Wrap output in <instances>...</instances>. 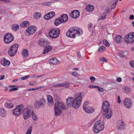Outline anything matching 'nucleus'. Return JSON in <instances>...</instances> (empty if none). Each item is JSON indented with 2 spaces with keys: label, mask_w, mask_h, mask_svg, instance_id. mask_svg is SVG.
I'll return each instance as SVG.
<instances>
[{
  "label": "nucleus",
  "mask_w": 134,
  "mask_h": 134,
  "mask_svg": "<svg viewBox=\"0 0 134 134\" xmlns=\"http://www.w3.org/2000/svg\"><path fill=\"white\" fill-rule=\"evenodd\" d=\"M118 0H112L110 1L111 8L113 9L115 7Z\"/></svg>",
  "instance_id": "26"
},
{
  "label": "nucleus",
  "mask_w": 134,
  "mask_h": 134,
  "mask_svg": "<svg viewBox=\"0 0 134 134\" xmlns=\"http://www.w3.org/2000/svg\"><path fill=\"white\" fill-rule=\"evenodd\" d=\"M49 62L53 64L56 65L59 64L60 61L58 60L56 58H54L49 60Z\"/></svg>",
  "instance_id": "18"
},
{
  "label": "nucleus",
  "mask_w": 134,
  "mask_h": 134,
  "mask_svg": "<svg viewBox=\"0 0 134 134\" xmlns=\"http://www.w3.org/2000/svg\"><path fill=\"white\" fill-rule=\"evenodd\" d=\"M122 39L121 36L117 35L116 36L115 40L117 43H119L120 42Z\"/></svg>",
  "instance_id": "31"
},
{
  "label": "nucleus",
  "mask_w": 134,
  "mask_h": 134,
  "mask_svg": "<svg viewBox=\"0 0 134 134\" xmlns=\"http://www.w3.org/2000/svg\"><path fill=\"white\" fill-rule=\"evenodd\" d=\"M1 64L3 66L7 67L10 64V62L9 61L7 60L5 58H3L1 61Z\"/></svg>",
  "instance_id": "15"
},
{
  "label": "nucleus",
  "mask_w": 134,
  "mask_h": 134,
  "mask_svg": "<svg viewBox=\"0 0 134 134\" xmlns=\"http://www.w3.org/2000/svg\"><path fill=\"white\" fill-rule=\"evenodd\" d=\"M80 15V12L77 10H75L72 11L70 14V16L72 18L76 19L78 18Z\"/></svg>",
  "instance_id": "12"
},
{
  "label": "nucleus",
  "mask_w": 134,
  "mask_h": 134,
  "mask_svg": "<svg viewBox=\"0 0 134 134\" xmlns=\"http://www.w3.org/2000/svg\"><path fill=\"white\" fill-rule=\"evenodd\" d=\"M0 1H1L5 3H8L10 2V0H0Z\"/></svg>",
  "instance_id": "60"
},
{
  "label": "nucleus",
  "mask_w": 134,
  "mask_h": 134,
  "mask_svg": "<svg viewBox=\"0 0 134 134\" xmlns=\"http://www.w3.org/2000/svg\"><path fill=\"white\" fill-rule=\"evenodd\" d=\"M37 83V82H30L29 84L30 85L33 86L35 85V84Z\"/></svg>",
  "instance_id": "57"
},
{
  "label": "nucleus",
  "mask_w": 134,
  "mask_h": 134,
  "mask_svg": "<svg viewBox=\"0 0 134 134\" xmlns=\"http://www.w3.org/2000/svg\"><path fill=\"white\" fill-rule=\"evenodd\" d=\"M70 85L68 83H61V87H69Z\"/></svg>",
  "instance_id": "36"
},
{
  "label": "nucleus",
  "mask_w": 134,
  "mask_h": 134,
  "mask_svg": "<svg viewBox=\"0 0 134 134\" xmlns=\"http://www.w3.org/2000/svg\"><path fill=\"white\" fill-rule=\"evenodd\" d=\"M119 56H120V57H124L123 55L121 53H120L119 54Z\"/></svg>",
  "instance_id": "64"
},
{
  "label": "nucleus",
  "mask_w": 134,
  "mask_h": 134,
  "mask_svg": "<svg viewBox=\"0 0 134 134\" xmlns=\"http://www.w3.org/2000/svg\"><path fill=\"white\" fill-rule=\"evenodd\" d=\"M32 127L30 126L27 130L26 134H31V133Z\"/></svg>",
  "instance_id": "42"
},
{
  "label": "nucleus",
  "mask_w": 134,
  "mask_h": 134,
  "mask_svg": "<svg viewBox=\"0 0 134 134\" xmlns=\"http://www.w3.org/2000/svg\"><path fill=\"white\" fill-rule=\"evenodd\" d=\"M61 20L62 22L65 23L66 21L68 19V17L67 15L66 14H63L60 16Z\"/></svg>",
  "instance_id": "20"
},
{
  "label": "nucleus",
  "mask_w": 134,
  "mask_h": 134,
  "mask_svg": "<svg viewBox=\"0 0 134 134\" xmlns=\"http://www.w3.org/2000/svg\"><path fill=\"white\" fill-rule=\"evenodd\" d=\"M5 104V105H6L9 108H12L13 105V104L12 103H8L6 102Z\"/></svg>",
  "instance_id": "41"
},
{
  "label": "nucleus",
  "mask_w": 134,
  "mask_h": 134,
  "mask_svg": "<svg viewBox=\"0 0 134 134\" xmlns=\"http://www.w3.org/2000/svg\"><path fill=\"white\" fill-rule=\"evenodd\" d=\"M105 47L104 46L100 47L98 50L100 52H103L105 49Z\"/></svg>",
  "instance_id": "43"
},
{
  "label": "nucleus",
  "mask_w": 134,
  "mask_h": 134,
  "mask_svg": "<svg viewBox=\"0 0 134 134\" xmlns=\"http://www.w3.org/2000/svg\"><path fill=\"white\" fill-rule=\"evenodd\" d=\"M103 43L106 46L109 47L110 46L109 43L105 39L103 40Z\"/></svg>",
  "instance_id": "39"
},
{
  "label": "nucleus",
  "mask_w": 134,
  "mask_h": 134,
  "mask_svg": "<svg viewBox=\"0 0 134 134\" xmlns=\"http://www.w3.org/2000/svg\"><path fill=\"white\" fill-rule=\"evenodd\" d=\"M46 103L45 99L42 98L39 101L35 102L34 105L35 108L38 109L40 106H44Z\"/></svg>",
  "instance_id": "9"
},
{
  "label": "nucleus",
  "mask_w": 134,
  "mask_h": 134,
  "mask_svg": "<svg viewBox=\"0 0 134 134\" xmlns=\"http://www.w3.org/2000/svg\"><path fill=\"white\" fill-rule=\"evenodd\" d=\"M89 87L90 88H98V87H99V86L90 85L89 86Z\"/></svg>",
  "instance_id": "53"
},
{
  "label": "nucleus",
  "mask_w": 134,
  "mask_h": 134,
  "mask_svg": "<svg viewBox=\"0 0 134 134\" xmlns=\"http://www.w3.org/2000/svg\"><path fill=\"white\" fill-rule=\"evenodd\" d=\"M66 35L68 37L71 38H75V35H79L80 32L77 29H74L73 27H70L66 32Z\"/></svg>",
  "instance_id": "3"
},
{
  "label": "nucleus",
  "mask_w": 134,
  "mask_h": 134,
  "mask_svg": "<svg viewBox=\"0 0 134 134\" xmlns=\"http://www.w3.org/2000/svg\"><path fill=\"white\" fill-rule=\"evenodd\" d=\"M124 122L121 120L117 122V127L118 129L120 130L124 129Z\"/></svg>",
  "instance_id": "16"
},
{
  "label": "nucleus",
  "mask_w": 134,
  "mask_h": 134,
  "mask_svg": "<svg viewBox=\"0 0 134 134\" xmlns=\"http://www.w3.org/2000/svg\"><path fill=\"white\" fill-rule=\"evenodd\" d=\"M21 113V112L20 111H16V110H14L13 112V114L16 116H18L19 114Z\"/></svg>",
  "instance_id": "37"
},
{
  "label": "nucleus",
  "mask_w": 134,
  "mask_h": 134,
  "mask_svg": "<svg viewBox=\"0 0 134 134\" xmlns=\"http://www.w3.org/2000/svg\"><path fill=\"white\" fill-rule=\"evenodd\" d=\"M14 37L11 33H7L4 35V41L6 43L8 44L11 43L14 40Z\"/></svg>",
  "instance_id": "7"
},
{
  "label": "nucleus",
  "mask_w": 134,
  "mask_h": 134,
  "mask_svg": "<svg viewBox=\"0 0 134 134\" xmlns=\"http://www.w3.org/2000/svg\"><path fill=\"white\" fill-rule=\"evenodd\" d=\"M49 15H50V16H49V17H50V18H52L55 15V13L53 11H52V12H49Z\"/></svg>",
  "instance_id": "44"
},
{
  "label": "nucleus",
  "mask_w": 134,
  "mask_h": 134,
  "mask_svg": "<svg viewBox=\"0 0 134 134\" xmlns=\"http://www.w3.org/2000/svg\"><path fill=\"white\" fill-rule=\"evenodd\" d=\"M18 90V88H12L10 89L9 90V92H12V91H14L17 90Z\"/></svg>",
  "instance_id": "50"
},
{
  "label": "nucleus",
  "mask_w": 134,
  "mask_h": 134,
  "mask_svg": "<svg viewBox=\"0 0 134 134\" xmlns=\"http://www.w3.org/2000/svg\"><path fill=\"white\" fill-rule=\"evenodd\" d=\"M42 87H39L36 88H29L28 89V91H34L37 90H38L42 88Z\"/></svg>",
  "instance_id": "38"
},
{
  "label": "nucleus",
  "mask_w": 134,
  "mask_h": 134,
  "mask_svg": "<svg viewBox=\"0 0 134 134\" xmlns=\"http://www.w3.org/2000/svg\"><path fill=\"white\" fill-rule=\"evenodd\" d=\"M30 76L29 75L26 76L24 77H23L21 78V79L22 80H25L29 78Z\"/></svg>",
  "instance_id": "55"
},
{
  "label": "nucleus",
  "mask_w": 134,
  "mask_h": 134,
  "mask_svg": "<svg viewBox=\"0 0 134 134\" xmlns=\"http://www.w3.org/2000/svg\"><path fill=\"white\" fill-rule=\"evenodd\" d=\"M86 112L88 113H91L93 112L94 111L93 109L90 106L86 108V109L84 110Z\"/></svg>",
  "instance_id": "29"
},
{
  "label": "nucleus",
  "mask_w": 134,
  "mask_h": 134,
  "mask_svg": "<svg viewBox=\"0 0 134 134\" xmlns=\"http://www.w3.org/2000/svg\"><path fill=\"white\" fill-rule=\"evenodd\" d=\"M125 91L127 92H130L131 91V89L128 87H125Z\"/></svg>",
  "instance_id": "49"
},
{
  "label": "nucleus",
  "mask_w": 134,
  "mask_h": 134,
  "mask_svg": "<svg viewBox=\"0 0 134 134\" xmlns=\"http://www.w3.org/2000/svg\"><path fill=\"white\" fill-rule=\"evenodd\" d=\"M24 109V106L23 105V104L21 105H20L17 106L16 108L14 110L16 111H18L21 112V111H23Z\"/></svg>",
  "instance_id": "25"
},
{
  "label": "nucleus",
  "mask_w": 134,
  "mask_h": 134,
  "mask_svg": "<svg viewBox=\"0 0 134 134\" xmlns=\"http://www.w3.org/2000/svg\"><path fill=\"white\" fill-rule=\"evenodd\" d=\"M124 40L127 43H134V32L130 33L126 36L124 38Z\"/></svg>",
  "instance_id": "8"
},
{
  "label": "nucleus",
  "mask_w": 134,
  "mask_h": 134,
  "mask_svg": "<svg viewBox=\"0 0 134 134\" xmlns=\"http://www.w3.org/2000/svg\"><path fill=\"white\" fill-rule=\"evenodd\" d=\"M109 13V11L107 12H105L103 14L101 15V18L102 19H105L107 15V14Z\"/></svg>",
  "instance_id": "40"
},
{
  "label": "nucleus",
  "mask_w": 134,
  "mask_h": 134,
  "mask_svg": "<svg viewBox=\"0 0 134 134\" xmlns=\"http://www.w3.org/2000/svg\"><path fill=\"white\" fill-rule=\"evenodd\" d=\"M4 77H5V76L4 75L1 76V78L0 79V80H2L4 78Z\"/></svg>",
  "instance_id": "63"
},
{
  "label": "nucleus",
  "mask_w": 134,
  "mask_h": 134,
  "mask_svg": "<svg viewBox=\"0 0 134 134\" xmlns=\"http://www.w3.org/2000/svg\"><path fill=\"white\" fill-rule=\"evenodd\" d=\"M89 106H88V102H87L86 101L85 102L83 105V110H85Z\"/></svg>",
  "instance_id": "32"
},
{
  "label": "nucleus",
  "mask_w": 134,
  "mask_h": 134,
  "mask_svg": "<svg viewBox=\"0 0 134 134\" xmlns=\"http://www.w3.org/2000/svg\"><path fill=\"white\" fill-rule=\"evenodd\" d=\"M129 19L131 20H133L134 19V16L133 15H130Z\"/></svg>",
  "instance_id": "61"
},
{
  "label": "nucleus",
  "mask_w": 134,
  "mask_h": 134,
  "mask_svg": "<svg viewBox=\"0 0 134 134\" xmlns=\"http://www.w3.org/2000/svg\"><path fill=\"white\" fill-rule=\"evenodd\" d=\"M41 14L40 13H37L35 14L34 15V17L36 18H40L41 17Z\"/></svg>",
  "instance_id": "46"
},
{
  "label": "nucleus",
  "mask_w": 134,
  "mask_h": 134,
  "mask_svg": "<svg viewBox=\"0 0 134 134\" xmlns=\"http://www.w3.org/2000/svg\"><path fill=\"white\" fill-rule=\"evenodd\" d=\"M46 42L43 39H40L38 42V44L41 46H43V44H45Z\"/></svg>",
  "instance_id": "33"
},
{
  "label": "nucleus",
  "mask_w": 134,
  "mask_h": 134,
  "mask_svg": "<svg viewBox=\"0 0 134 134\" xmlns=\"http://www.w3.org/2000/svg\"><path fill=\"white\" fill-rule=\"evenodd\" d=\"M99 60L100 61H103V62H107V59L106 58H105L102 57L101 58H100L99 59Z\"/></svg>",
  "instance_id": "47"
},
{
  "label": "nucleus",
  "mask_w": 134,
  "mask_h": 134,
  "mask_svg": "<svg viewBox=\"0 0 134 134\" xmlns=\"http://www.w3.org/2000/svg\"><path fill=\"white\" fill-rule=\"evenodd\" d=\"M23 115L25 120H27L30 116V112L29 109H27L23 112Z\"/></svg>",
  "instance_id": "13"
},
{
  "label": "nucleus",
  "mask_w": 134,
  "mask_h": 134,
  "mask_svg": "<svg viewBox=\"0 0 134 134\" xmlns=\"http://www.w3.org/2000/svg\"><path fill=\"white\" fill-rule=\"evenodd\" d=\"M36 30V27L34 26H30V27H29L26 30V31L29 35H32L35 32Z\"/></svg>",
  "instance_id": "10"
},
{
  "label": "nucleus",
  "mask_w": 134,
  "mask_h": 134,
  "mask_svg": "<svg viewBox=\"0 0 134 134\" xmlns=\"http://www.w3.org/2000/svg\"><path fill=\"white\" fill-rule=\"evenodd\" d=\"M52 49V48L51 46H46L44 49L43 54H45L48 53L51 51Z\"/></svg>",
  "instance_id": "21"
},
{
  "label": "nucleus",
  "mask_w": 134,
  "mask_h": 134,
  "mask_svg": "<svg viewBox=\"0 0 134 134\" xmlns=\"http://www.w3.org/2000/svg\"><path fill=\"white\" fill-rule=\"evenodd\" d=\"M48 101L50 106L52 105L53 104V97L50 95H48L47 96Z\"/></svg>",
  "instance_id": "23"
},
{
  "label": "nucleus",
  "mask_w": 134,
  "mask_h": 134,
  "mask_svg": "<svg viewBox=\"0 0 134 134\" xmlns=\"http://www.w3.org/2000/svg\"><path fill=\"white\" fill-rule=\"evenodd\" d=\"M124 104L126 107L127 108H130L132 106L133 103L132 100L131 99L126 100L124 102Z\"/></svg>",
  "instance_id": "11"
},
{
  "label": "nucleus",
  "mask_w": 134,
  "mask_h": 134,
  "mask_svg": "<svg viewBox=\"0 0 134 134\" xmlns=\"http://www.w3.org/2000/svg\"><path fill=\"white\" fill-rule=\"evenodd\" d=\"M54 87H61V83L59 84H57L55 85H54L53 86Z\"/></svg>",
  "instance_id": "58"
},
{
  "label": "nucleus",
  "mask_w": 134,
  "mask_h": 134,
  "mask_svg": "<svg viewBox=\"0 0 134 134\" xmlns=\"http://www.w3.org/2000/svg\"><path fill=\"white\" fill-rule=\"evenodd\" d=\"M60 32V30L59 29H52L49 32V36L52 38H56L59 36Z\"/></svg>",
  "instance_id": "4"
},
{
  "label": "nucleus",
  "mask_w": 134,
  "mask_h": 134,
  "mask_svg": "<svg viewBox=\"0 0 134 134\" xmlns=\"http://www.w3.org/2000/svg\"><path fill=\"white\" fill-rule=\"evenodd\" d=\"M118 102V103H120L121 102L120 96H119L117 97Z\"/></svg>",
  "instance_id": "59"
},
{
  "label": "nucleus",
  "mask_w": 134,
  "mask_h": 134,
  "mask_svg": "<svg viewBox=\"0 0 134 134\" xmlns=\"http://www.w3.org/2000/svg\"><path fill=\"white\" fill-rule=\"evenodd\" d=\"M104 111L105 112L106 115L105 116V117L107 119H109L111 117L112 114L111 110L109 109V110Z\"/></svg>",
  "instance_id": "17"
},
{
  "label": "nucleus",
  "mask_w": 134,
  "mask_h": 134,
  "mask_svg": "<svg viewBox=\"0 0 134 134\" xmlns=\"http://www.w3.org/2000/svg\"><path fill=\"white\" fill-rule=\"evenodd\" d=\"M94 9V7L92 5L90 4L87 6L85 9L86 11L88 12H92L93 10Z\"/></svg>",
  "instance_id": "24"
},
{
  "label": "nucleus",
  "mask_w": 134,
  "mask_h": 134,
  "mask_svg": "<svg viewBox=\"0 0 134 134\" xmlns=\"http://www.w3.org/2000/svg\"><path fill=\"white\" fill-rule=\"evenodd\" d=\"M6 111L3 108H1L0 109V115L2 117H4L6 116Z\"/></svg>",
  "instance_id": "28"
},
{
  "label": "nucleus",
  "mask_w": 134,
  "mask_h": 134,
  "mask_svg": "<svg viewBox=\"0 0 134 134\" xmlns=\"http://www.w3.org/2000/svg\"><path fill=\"white\" fill-rule=\"evenodd\" d=\"M90 79L91 80V82H93L95 80V78L93 76H91Z\"/></svg>",
  "instance_id": "54"
},
{
  "label": "nucleus",
  "mask_w": 134,
  "mask_h": 134,
  "mask_svg": "<svg viewBox=\"0 0 134 134\" xmlns=\"http://www.w3.org/2000/svg\"><path fill=\"white\" fill-rule=\"evenodd\" d=\"M109 103L107 101H104L103 103L102 109L103 111L109 110Z\"/></svg>",
  "instance_id": "14"
},
{
  "label": "nucleus",
  "mask_w": 134,
  "mask_h": 134,
  "mask_svg": "<svg viewBox=\"0 0 134 134\" xmlns=\"http://www.w3.org/2000/svg\"><path fill=\"white\" fill-rule=\"evenodd\" d=\"M72 74L73 76L76 77H79L80 76V74L78 72L75 71L73 72Z\"/></svg>",
  "instance_id": "45"
},
{
  "label": "nucleus",
  "mask_w": 134,
  "mask_h": 134,
  "mask_svg": "<svg viewBox=\"0 0 134 134\" xmlns=\"http://www.w3.org/2000/svg\"><path fill=\"white\" fill-rule=\"evenodd\" d=\"M22 54L24 57H27L28 55V52L26 49H24L22 52Z\"/></svg>",
  "instance_id": "35"
},
{
  "label": "nucleus",
  "mask_w": 134,
  "mask_h": 134,
  "mask_svg": "<svg viewBox=\"0 0 134 134\" xmlns=\"http://www.w3.org/2000/svg\"><path fill=\"white\" fill-rule=\"evenodd\" d=\"M129 63L131 67L134 68V61H130Z\"/></svg>",
  "instance_id": "51"
},
{
  "label": "nucleus",
  "mask_w": 134,
  "mask_h": 134,
  "mask_svg": "<svg viewBox=\"0 0 134 134\" xmlns=\"http://www.w3.org/2000/svg\"><path fill=\"white\" fill-rule=\"evenodd\" d=\"M49 13H48L45 15L44 18L45 19L47 20L50 19V17H49L50 15H49Z\"/></svg>",
  "instance_id": "48"
},
{
  "label": "nucleus",
  "mask_w": 134,
  "mask_h": 134,
  "mask_svg": "<svg viewBox=\"0 0 134 134\" xmlns=\"http://www.w3.org/2000/svg\"><path fill=\"white\" fill-rule=\"evenodd\" d=\"M69 107L65 106L63 102L58 101L55 104L54 111L55 115L56 116L60 115L62 114V110L60 108L63 110H66L68 109Z\"/></svg>",
  "instance_id": "2"
},
{
  "label": "nucleus",
  "mask_w": 134,
  "mask_h": 134,
  "mask_svg": "<svg viewBox=\"0 0 134 134\" xmlns=\"http://www.w3.org/2000/svg\"><path fill=\"white\" fill-rule=\"evenodd\" d=\"M84 94L82 93H78L75 95V97H74V100L72 106L74 108L77 109L81 105V99L84 96Z\"/></svg>",
  "instance_id": "1"
},
{
  "label": "nucleus",
  "mask_w": 134,
  "mask_h": 134,
  "mask_svg": "<svg viewBox=\"0 0 134 134\" xmlns=\"http://www.w3.org/2000/svg\"><path fill=\"white\" fill-rule=\"evenodd\" d=\"M31 114L32 119L36 121L37 119V118L35 115L33 111L32 112Z\"/></svg>",
  "instance_id": "34"
},
{
  "label": "nucleus",
  "mask_w": 134,
  "mask_h": 134,
  "mask_svg": "<svg viewBox=\"0 0 134 134\" xmlns=\"http://www.w3.org/2000/svg\"><path fill=\"white\" fill-rule=\"evenodd\" d=\"M74 98H73L72 97H70L66 99V103H67V105H65V106H68L69 107V105H72V102L74 100Z\"/></svg>",
  "instance_id": "19"
},
{
  "label": "nucleus",
  "mask_w": 134,
  "mask_h": 134,
  "mask_svg": "<svg viewBox=\"0 0 134 134\" xmlns=\"http://www.w3.org/2000/svg\"><path fill=\"white\" fill-rule=\"evenodd\" d=\"M50 3L48 2H45L43 3L42 4L43 5L46 6V5H49L50 4Z\"/></svg>",
  "instance_id": "52"
},
{
  "label": "nucleus",
  "mask_w": 134,
  "mask_h": 134,
  "mask_svg": "<svg viewBox=\"0 0 134 134\" xmlns=\"http://www.w3.org/2000/svg\"><path fill=\"white\" fill-rule=\"evenodd\" d=\"M19 45L18 44H14L9 49L8 52L11 57L14 56L17 53Z\"/></svg>",
  "instance_id": "5"
},
{
  "label": "nucleus",
  "mask_w": 134,
  "mask_h": 134,
  "mask_svg": "<svg viewBox=\"0 0 134 134\" xmlns=\"http://www.w3.org/2000/svg\"><path fill=\"white\" fill-rule=\"evenodd\" d=\"M62 23H63L62 22L61 20V18L60 17L57 18L55 19L54 22L55 25L56 26H58Z\"/></svg>",
  "instance_id": "22"
},
{
  "label": "nucleus",
  "mask_w": 134,
  "mask_h": 134,
  "mask_svg": "<svg viewBox=\"0 0 134 134\" xmlns=\"http://www.w3.org/2000/svg\"><path fill=\"white\" fill-rule=\"evenodd\" d=\"M19 28V26L18 24H14L12 26V29L14 31H16Z\"/></svg>",
  "instance_id": "30"
},
{
  "label": "nucleus",
  "mask_w": 134,
  "mask_h": 134,
  "mask_svg": "<svg viewBox=\"0 0 134 134\" xmlns=\"http://www.w3.org/2000/svg\"><path fill=\"white\" fill-rule=\"evenodd\" d=\"M93 129L94 132L96 133H98L99 132L103 130L104 128V126L101 124L100 121L95 122Z\"/></svg>",
  "instance_id": "6"
},
{
  "label": "nucleus",
  "mask_w": 134,
  "mask_h": 134,
  "mask_svg": "<svg viewBox=\"0 0 134 134\" xmlns=\"http://www.w3.org/2000/svg\"><path fill=\"white\" fill-rule=\"evenodd\" d=\"M20 25L23 27H26L29 25V23L27 21H24L21 23Z\"/></svg>",
  "instance_id": "27"
},
{
  "label": "nucleus",
  "mask_w": 134,
  "mask_h": 134,
  "mask_svg": "<svg viewBox=\"0 0 134 134\" xmlns=\"http://www.w3.org/2000/svg\"><path fill=\"white\" fill-rule=\"evenodd\" d=\"M98 88V90L100 92H103L104 91L103 88L100 87L99 86L98 88Z\"/></svg>",
  "instance_id": "56"
},
{
  "label": "nucleus",
  "mask_w": 134,
  "mask_h": 134,
  "mask_svg": "<svg viewBox=\"0 0 134 134\" xmlns=\"http://www.w3.org/2000/svg\"><path fill=\"white\" fill-rule=\"evenodd\" d=\"M117 81L119 82H120L122 81V79L120 77H118L117 79Z\"/></svg>",
  "instance_id": "62"
}]
</instances>
